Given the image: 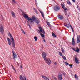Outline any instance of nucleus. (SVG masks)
<instances>
[{"label":"nucleus","mask_w":80,"mask_h":80,"mask_svg":"<svg viewBox=\"0 0 80 80\" xmlns=\"http://www.w3.org/2000/svg\"><path fill=\"white\" fill-rule=\"evenodd\" d=\"M0 7H1V6L0 5Z\"/></svg>","instance_id":"obj_50"},{"label":"nucleus","mask_w":80,"mask_h":80,"mask_svg":"<svg viewBox=\"0 0 80 80\" xmlns=\"http://www.w3.org/2000/svg\"><path fill=\"white\" fill-rule=\"evenodd\" d=\"M0 31L2 34L4 33V29H3V26L2 25H1L0 26Z\"/></svg>","instance_id":"obj_5"},{"label":"nucleus","mask_w":80,"mask_h":80,"mask_svg":"<svg viewBox=\"0 0 80 80\" xmlns=\"http://www.w3.org/2000/svg\"><path fill=\"white\" fill-rule=\"evenodd\" d=\"M72 1H73L74 2H75V0H72Z\"/></svg>","instance_id":"obj_44"},{"label":"nucleus","mask_w":80,"mask_h":80,"mask_svg":"<svg viewBox=\"0 0 80 80\" xmlns=\"http://www.w3.org/2000/svg\"><path fill=\"white\" fill-rule=\"evenodd\" d=\"M70 27L71 28L72 31L73 32H74V31L73 30V28H72V26H70Z\"/></svg>","instance_id":"obj_29"},{"label":"nucleus","mask_w":80,"mask_h":80,"mask_svg":"<svg viewBox=\"0 0 80 80\" xmlns=\"http://www.w3.org/2000/svg\"><path fill=\"white\" fill-rule=\"evenodd\" d=\"M65 64L67 66L68 65H69V64L68 63V62H65Z\"/></svg>","instance_id":"obj_25"},{"label":"nucleus","mask_w":80,"mask_h":80,"mask_svg":"<svg viewBox=\"0 0 80 80\" xmlns=\"http://www.w3.org/2000/svg\"><path fill=\"white\" fill-rule=\"evenodd\" d=\"M77 8H78V5H77Z\"/></svg>","instance_id":"obj_47"},{"label":"nucleus","mask_w":80,"mask_h":80,"mask_svg":"<svg viewBox=\"0 0 80 80\" xmlns=\"http://www.w3.org/2000/svg\"><path fill=\"white\" fill-rule=\"evenodd\" d=\"M72 48V50H74V51H75V52L76 51V49H75V48Z\"/></svg>","instance_id":"obj_33"},{"label":"nucleus","mask_w":80,"mask_h":80,"mask_svg":"<svg viewBox=\"0 0 80 80\" xmlns=\"http://www.w3.org/2000/svg\"><path fill=\"white\" fill-rule=\"evenodd\" d=\"M42 57L43 58H44V59H45V58H46V53H45V52H42Z\"/></svg>","instance_id":"obj_10"},{"label":"nucleus","mask_w":80,"mask_h":80,"mask_svg":"<svg viewBox=\"0 0 80 80\" xmlns=\"http://www.w3.org/2000/svg\"><path fill=\"white\" fill-rule=\"evenodd\" d=\"M47 25H48V26H49V27H50V26H51L49 22L47 23Z\"/></svg>","instance_id":"obj_35"},{"label":"nucleus","mask_w":80,"mask_h":80,"mask_svg":"<svg viewBox=\"0 0 80 80\" xmlns=\"http://www.w3.org/2000/svg\"><path fill=\"white\" fill-rule=\"evenodd\" d=\"M79 50H80V49H79L77 48V50H76V51L75 52H79Z\"/></svg>","instance_id":"obj_27"},{"label":"nucleus","mask_w":80,"mask_h":80,"mask_svg":"<svg viewBox=\"0 0 80 80\" xmlns=\"http://www.w3.org/2000/svg\"><path fill=\"white\" fill-rule=\"evenodd\" d=\"M74 77L76 79H77V80H78V76H77V75L75 74Z\"/></svg>","instance_id":"obj_19"},{"label":"nucleus","mask_w":80,"mask_h":80,"mask_svg":"<svg viewBox=\"0 0 80 80\" xmlns=\"http://www.w3.org/2000/svg\"><path fill=\"white\" fill-rule=\"evenodd\" d=\"M44 60L46 62L48 65H50V63H51V60L50 59L45 58L44 59Z\"/></svg>","instance_id":"obj_4"},{"label":"nucleus","mask_w":80,"mask_h":80,"mask_svg":"<svg viewBox=\"0 0 80 80\" xmlns=\"http://www.w3.org/2000/svg\"><path fill=\"white\" fill-rule=\"evenodd\" d=\"M20 67L21 68H23V66H22V65L20 66Z\"/></svg>","instance_id":"obj_38"},{"label":"nucleus","mask_w":80,"mask_h":80,"mask_svg":"<svg viewBox=\"0 0 80 80\" xmlns=\"http://www.w3.org/2000/svg\"><path fill=\"white\" fill-rule=\"evenodd\" d=\"M8 36L10 37V42H11V43H12L13 47L15 48V39H14L13 38L12 36V34L10 32H8Z\"/></svg>","instance_id":"obj_1"},{"label":"nucleus","mask_w":80,"mask_h":80,"mask_svg":"<svg viewBox=\"0 0 80 80\" xmlns=\"http://www.w3.org/2000/svg\"><path fill=\"white\" fill-rule=\"evenodd\" d=\"M72 44L73 45H75V41H72Z\"/></svg>","instance_id":"obj_23"},{"label":"nucleus","mask_w":80,"mask_h":80,"mask_svg":"<svg viewBox=\"0 0 80 80\" xmlns=\"http://www.w3.org/2000/svg\"><path fill=\"white\" fill-rule=\"evenodd\" d=\"M22 33H24V34H25V31H24V30L22 29Z\"/></svg>","instance_id":"obj_31"},{"label":"nucleus","mask_w":80,"mask_h":80,"mask_svg":"<svg viewBox=\"0 0 80 80\" xmlns=\"http://www.w3.org/2000/svg\"><path fill=\"white\" fill-rule=\"evenodd\" d=\"M52 35L53 36V37H55V38H56L57 37L56 36V35H55V34H54L53 33H52Z\"/></svg>","instance_id":"obj_20"},{"label":"nucleus","mask_w":80,"mask_h":80,"mask_svg":"<svg viewBox=\"0 0 80 80\" xmlns=\"http://www.w3.org/2000/svg\"><path fill=\"white\" fill-rule=\"evenodd\" d=\"M43 41L44 42H45V39H43Z\"/></svg>","instance_id":"obj_41"},{"label":"nucleus","mask_w":80,"mask_h":80,"mask_svg":"<svg viewBox=\"0 0 80 80\" xmlns=\"http://www.w3.org/2000/svg\"><path fill=\"white\" fill-rule=\"evenodd\" d=\"M11 14L12 15V17H14V18H15V17H16L15 16V13L13 12L12 11L11 12Z\"/></svg>","instance_id":"obj_12"},{"label":"nucleus","mask_w":80,"mask_h":80,"mask_svg":"<svg viewBox=\"0 0 80 80\" xmlns=\"http://www.w3.org/2000/svg\"><path fill=\"white\" fill-rule=\"evenodd\" d=\"M61 50L63 53H65V50L62 48H61Z\"/></svg>","instance_id":"obj_26"},{"label":"nucleus","mask_w":80,"mask_h":80,"mask_svg":"<svg viewBox=\"0 0 80 80\" xmlns=\"http://www.w3.org/2000/svg\"><path fill=\"white\" fill-rule=\"evenodd\" d=\"M34 10L36 11V12H37V9H36L35 8H34Z\"/></svg>","instance_id":"obj_39"},{"label":"nucleus","mask_w":80,"mask_h":80,"mask_svg":"<svg viewBox=\"0 0 80 80\" xmlns=\"http://www.w3.org/2000/svg\"><path fill=\"white\" fill-rule=\"evenodd\" d=\"M69 65L70 66V68H72V65H70L69 64Z\"/></svg>","instance_id":"obj_37"},{"label":"nucleus","mask_w":80,"mask_h":80,"mask_svg":"<svg viewBox=\"0 0 80 80\" xmlns=\"http://www.w3.org/2000/svg\"><path fill=\"white\" fill-rule=\"evenodd\" d=\"M52 79H53V80H58L57 79V78L55 76L52 77Z\"/></svg>","instance_id":"obj_17"},{"label":"nucleus","mask_w":80,"mask_h":80,"mask_svg":"<svg viewBox=\"0 0 80 80\" xmlns=\"http://www.w3.org/2000/svg\"><path fill=\"white\" fill-rule=\"evenodd\" d=\"M38 39V38H37V37L35 36L34 37V40H35V41H37V40Z\"/></svg>","instance_id":"obj_24"},{"label":"nucleus","mask_w":80,"mask_h":80,"mask_svg":"<svg viewBox=\"0 0 80 80\" xmlns=\"http://www.w3.org/2000/svg\"><path fill=\"white\" fill-rule=\"evenodd\" d=\"M62 57L64 60H67L66 59V57L65 56L63 55L62 56Z\"/></svg>","instance_id":"obj_21"},{"label":"nucleus","mask_w":80,"mask_h":80,"mask_svg":"<svg viewBox=\"0 0 80 80\" xmlns=\"http://www.w3.org/2000/svg\"><path fill=\"white\" fill-rule=\"evenodd\" d=\"M29 28H30V29L31 30V29H32V28H31V27H30V26H29Z\"/></svg>","instance_id":"obj_40"},{"label":"nucleus","mask_w":80,"mask_h":80,"mask_svg":"<svg viewBox=\"0 0 80 80\" xmlns=\"http://www.w3.org/2000/svg\"><path fill=\"white\" fill-rule=\"evenodd\" d=\"M59 55H60V56H62L63 55H62V54L61 52H59Z\"/></svg>","instance_id":"obj_30"},{"label":"nucleus","mask_w":80,"mask_h":80,"mask_svg":"<svg viewBox=\"0 0 80 80\" xmlns=\"http://www.w3.org/2000/svg\"><path fill=\"white\" fill-rule=\"evenodd\" d=\"M77 42L78 43H80V36H77Z\"/></svg>","instance_id":"obj_9"},{"label":"nucleus","mask_w":80,"mask_h":80,"mask_svg":"<svg viewBox=\"0 0 80 80\" xmlns=\"http://www.w3.org/2000/svg\"><path fill=\"white\" fill-rule=\"evenodd\" d=\"M62 75H65V73H64L63 72H62Z\"/></svg>","instance_id":"obj_45"},{"label":"nucleus","mask_w":80,"mask_h":80,"mask_svg":"<svg viewBox=\"0 0 80 80\" xmlns=\"http://www.w3.org/2000/svg\"><path fill=\"white\" fill-rule=\"evenodd\" d=\"M40 12L41 13V14L42 15V17H44L43 16V13L41 11H40Z\"/></svg>","instance_id":"obj_34"},{"label":"nucleus","mask_w":80,"mask_h":80,"mask_svg":"<svg viewBox=\"0 0 80 80\" xmlns=\"http://www.w3.org/2000/svg\"><path fill=\"white\" fill-rule=\"evenodd\" d=\"M22 15L25 18H28V21H30V20L31 22H33V20L32 19L30 18H28V16L27 15L25 14L24 13H23Z\"/></svg>","instance_id":"obj_2"},{"label":"nucleus","mask_w":80,"mask_h":80,"mask_svg":"<svg viewBox=\"0 0 80 80\" xmlns=\"http://www.w3.org/2000/svg\"><path fill=\"white\" fill-rule=\"evenodd\" d=\"M65 27H67V25H65Z\"/></svg>","instance_id":"obj_49"},{"label":"nucleus","mask_w":80,"mask_h":80,"mask_svg":"<svg viewBox=\"0 0 80 80\" xmlns=\"http://www.w3.org/2000/svg\"><path fill=\"white\" fill-rule=\"evenodd\" d=\"M39 33H45V32L44 31V30L41 27H39Z\"/></svg>","instance_id":"obj_7"},{"label":"nucleus","mask_w":80,"mask_h":80,"mask_svg":"<svg viewBox=\"0 0 80 80\" xmlns=\"http://www.w3.org/2000/svg\"><path fill=\"white\" fill-rule=\"evenodd\" d=\"M66 26H67V28H70V26H71V25H70V24H67L66 25Z\"/></svg>","instance_id":"obj_22"},{"label":"nucleus","mask_w":80,"mask_h":80,"mask_svg":"<svg viewBox=\"0 0 80 80\" xmlns=\"http://www.w3.org/2000/svg\"><path fill=\"white\" fill-rule=\"evenodd\" d=\"M54 65H57V62H55L54 63Z\"/></svg>","instance_id":"obj_43"},{"label":"nucleus","mask_w":80,"mask_h":80,"mask_svg":"<svg viewBox=\"0 0 80 80\" xmlns=\"http://www.w3.org/2000/svg\"><path fill=\"white\" fill-rule=\"evenodd\" d=\"M60 9V7L58 6H55L54 8V10L55 11H58Z\"/></svg>","instance_id":"obj_6"},{"label":"nucleus","mask_w":80,"mask_h":80,"mask_svg":"<svg viewBox=\"0 0 80 80\" xmlns=\"http://www.w3.org/2000/svg\"><path fill=\"white\" fill-rule=\"evenodd\" d=\"M58 80H63L62 79V78H60V79H58Z\"/></svg>","instance_id":"obj_42"},{"label":"nucleus","mask_w":80,"mask_h":80,"mask_svg":"<svg viewBox=\"0 0 80 80\" xmlns=\"http://www.w3.org/2000/svg\"><path fill=\"white\" fill-rule=\"evenodd\" d=\"M12 2L14 4H15V3H16V1H15V0H12Z\"/></svg>","instance_id":"obj_28"},{"label":"nucleus","mask_w":80,"mask_h":80,"mask_svg":"<svg viewBox=\"0 0 80 80\" xmlns=\"http://www.w3.org/2000/svg\"><path fill=\"white\" fill-rule=\"evenodd\" d=\"M72 41H74V38H72Z\"/></svg>","instance_id":"obj_46"},{"label":"nucleus","mask_w":80,"mask_h":80,"mask_svg":"<svg viewBox=\"0 0 80 80\" xmlns=\"http://www.w3.org/2000/svg\"><path fill=\"white\" fill-rule=\"evenodd\" d=\"M8 41L9 45H10L11 44V42H10V39L9 38H8Z\"/></svg>","instance_id":"obj_13"},{"label":"nucleus","mask_w":80,"mask_h":80,"mask_svg":"<svg viewBox=\"0 0 80 80\" xmlns=\"http://www.w3.org/2000/svg\"><path fill=\"white\" fill-rule=\"evenodd\" d=\"M58 17L60 19V20H62L63 18V16H59Z\"/></svg>","instance_id":"obj_16"},{"label":"nucleus","mask_w":80,"mask_h":80,"mask_svg":"<svg viewBox=\"0 0 80 80\" xmlns=\"http://www.w3.org/2000/svg\"><path fill=\"white\" fill-rule=\"evenodd\" d=\"M35 2H37V0H35Z\"/></svg>","instance_id":"obj_48"},{"label":"nucleus","mask_w":80,"mask_h":80,"mask_svg":"<svg viewBox=\"0 0 80 80\" xmlns=\"http://www.w3.org/2000/svg\"><path fill=\"white\" fill-rule=\"evenodd\" d=\"M12 68L14 70H15V68H14V67L13 66H12Z\"/></svg>","instance_id":"obj_36"},{"label":"nucleus","mask_w":80,"mask_h":80,"mask_svg":"<svg viewBox=\"0 0 80 80\" xmlns=\"http://www.w3.org/2000/svg\"><path fill=\"white\" fill-rule=\"evenodd\" d=\"M62 7V8L64 9V10H67V8L64 6L63 5L61 4Z\"/></svg>","instance_id":"obj_14"},{"label":"nucleus","mask_w":80,"mask_h":80,"mask_svg":"<svg viewBox=\"0 0 80 80\" xmlns=\"http://www.w3.org/2000/svg\"><path fill=\"white\" fill-rule=\"evenodd\" d=\"M62 78V74H58V79Z\"/></svg>","instance_id":"obj_11"},{"label":"nucleus","mask_w":80,"mask_h":80,"mask_svg":"<svg viewBox=\"0 0 80 80\" xmlns=\"http://www.w3.org/2000/svg\"><path fill=\"white\" fill-rule=\"evenodd\" d=\"M12 52L13 53V58L14 59V60H15V59H17V55H16V53H15V52L13 51Z\"/></svg>","instance_id":"obj_8"},{"label":"nucleus","mask_w":80,"mask_h":80,"mask_svg":"<svg viewBox=\"0 0 80 80\" xmlns=\"http://www.w3.org/2000/svg\"><path fill=\"white\" fill-rule=\"evenodd\" d=\"M67 3H68V5H72V3H71V2H70V1L68 0V1L67 2Z\"/></svg>","instance_id":"obj_18"},{"label":"nucleus","mask_w":80,"mask_h":80,"mask_svg":"<svg viewBox=\"0 0 80 80\" xmlns=\"http://www.w3.org/2000/svg\"><path fill=\"white\" fill-rule=\"evenodd\" d=\"M32 20H33V22L34 21L36 23H40V21H39L38 19L36 18L33 16L32 17Z\"/></svg>","instance_id":"obj_3"},{"label":"nucleus","mask_w":80,"mask_h":80,"mask_svg":"<svg viewBox=\"0 0 80 80\" xmlns=\"http://www.w3.org/2000/svg\"><path fill=\"white\" fill-rule=\"evenodd\" d=\"M41 35L42 37H45V36H44V35L42 34H41Z\"/></svg>","instance_id":"obj_32"},{"label":"nucleus","mask_w":80,"mask_h":80,"mask_svg":"<svg viewBox=\"0 0 80 80\" xmlns=\"http://www.w3.org/2000/svg\"><path fill=\"white\" fill-rule=\"evenodd\" d=\"M75 61L77 63H78V60L77 58H75Z\"/></svg>","instance_id":"obj_15"}]
</instances>
